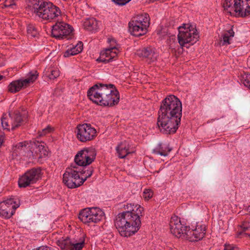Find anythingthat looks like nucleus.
Here are the masks:
<instances>
[{"instance_id":"obj_12","label":"nucleus","mask_w":250,"mask_h":250,"mask_svg":"<svg viewBox=\"0 0 250 250\" xmlns=\"http://www.w3.org/2000/svg\"><path fill=\"white\" fill-rule=\"evenodd\" d=\"M96 153L93 149L84 148L80 151L75 157L76 164L85 167L91 164L95 159Z\"/></svg>"},{"instance_id":"obj_26","label":"nucleus","mask_w":250,"mask_h":250,"mask_svg":"<svg viewBox=\"0 0 250 250\" xmlns=\"http://www.w3.org/2000/svg\"><path fill=\"white\" fill-rule=\"evenodd\" d=\"M11 117V113L6 117L3 116L1 118V124L3 129L10 131L14 130L13 121Z\"/></svg>"},{"instance_id":"obj_2","label":"nucleus","mask_w":250,"mask_h":250,"mask_svg":"<svg viewBox=\"0 0 250 250\" xmlns=\"http://www.w3.org/2000/svg\"><path fill=\"white\" fill-rule=\"evenodd\" d=\"M87 96L93 103L102 106H113L120 101L119 92L112 84H95L88 90Z\"/></svg>"},{"instance_id":"obj_40","label":"nucleus","mask_w":250,"mask_h":250,"mask_svg":"<svg viewBox=\"0 0 250 250\" xmlns=\"http://www.w3.org/2000/svg\"><path fill=\"white\" fill-rule=\"evenodd\" d=\"M224 250H238V248L230 244H225Z\"/></svg>"},{"instance_id":"obj_24","label":"nucleus","mask_w":250,"mask_h":250,"mask_svg":"<svg viewBox=\"0 0 250 250\" xmlns=\"http://www.w3.org/2000/svg\"><path fill=\"white\" fill-rule=\"evenodd\" d=\"M32 147L36 148L35 152L39 154V158H42L43 157L47 156L48 151L43 145V143L39 142V141H34L32 145Z\"/></svg>"},{"instance_id":"obj_32","label":"nucleus","mask_w":250,"mask_h":250,"mask_svg":"<svg viewBox=\"0 0 250 250\" xmlns=\"http://www.w3.org/2000/svg\"><path fill=\"white\" fill-rule=\"evenodd\" d=\"M44 73L50 80H54L60 75V71L57 68H48L44 70Z\"/></svg>"},{"instance_id":"obj_5","label":"nucleus","mask_w":250,"mask_h":250,"mask_svg":"<svg viewBox=\"0 0 250 250\" xmlns=\"http://www.w3.org/2000/svg\"><path fill=\"white\" fill-rule=\"evenodd\" d=\"M149 16L147 13L140 14L133 17L128 23L131 34L136 37L145 34L149 26Z\"/></svg>"},{"instance_id":"obj_41","label":"nucleus","mask_w":250,"mask_h":250,"mask_svg":"<svg viewBox=\"0 0 250 250\" xmlns=\"http://www.w3.org/2000/svg\"><path fill=\"white\" fill-rule=\"evenodd\" d=\"M15 4V0H6L5 1V6L9 7Z\"/></svg>"},{"instance_id":"obj_38","label":"nucleus","mask_w":250,"mask_h":250,"mask_svg":"<svg viewBox=\"0 0 250 250\" xmlns=\"http://www.w3.org/2000/svg\"><path fill=\"white\" fill-rule=\"evenodd\" d=\"M153 193L151 190H145L144 192V198L145 199L148 200L152 197Z\"/></svg>"},{"instance_id":"obj_43","label":"nucleus","mask_w":250,"mask_h":250,"mask_svg":"<svg viewBox=\"0 0 250 250\" xmlns=\"http://www.w3.org/2000/svg\"><path fill=\"white\" fill-rule=\"evenodd\" d=\"M4 138V133L2 132H0V146L2 145Z\"/></svg>"},{"instance_id":"obj_23","label":"nucleus","mask_w":250,"mask_h":250,"mask_svg":"<svg viewBox=\"0 0 250 250\" xmlns=\"http://www.w3.org/2000/svg\"><path fill=\"white\" fill-rule=\"evenodd\" d=\"M129 148V145L127 142H121L116 147L118 157L121 159L125 158L128 154L130 153Z\"/></svg>"},{"instance_id":"obj_11","label":"nucleus","mask_w":250,"mask_h":250,"mask_svg":"<svg viewBox=\"0 0 250 250\" xmlns=\"http://www.w3.org/2000/svg\"><path fill=\"white\" fill-rule=\"evenodd\" d=\"M77 138L81 142H86L94 139L97 131L94 127L89 124L78 125L76 127Z\"/></svg>"},{"instance_id":"obj_42","label":"nucleus","mask_w":250,"mask_h":250,"mask_svg":"<svg viewBox=\"0 0 250 250\" xmlns=\"http://www.w3.org/2000/svg\"><path fill=\"white\" fill-rule=\"evenodd\" d=\"M108 42L110 43V47H113V46H115L116 47V42L115 40L111 39H108Z\"/></svg>"},{"instance_id":"obj_19","label":"nucleus","mask_w":250,"mask_h":250,"mask_svg":"<svg viewBox=\"0 0 250 250\" xmlns=\"http://www.w3.org/2000/svg\"><path fill=\"white\" fill-rule=\"evenodd\" d=\"M137 54L140 57L143 58L148 63L154 62L158 57V53L156 49L151 46H147L138 50Z\"/></svg>"},{"instance_id":"obj_3","label":"nucleus","mask_w":250,"mask_h":250,"mask_svg":"<svg viewBox=\"0 0 250 250\" xmlns=\"http://www.w3.org/2000/svg\"><path fill=\"white\" fill-rule=\"evenodd\" d=\"M34 12L42 20L51 21L61 15V10L51 2L34 0L31 2Z\"/></svg>"},{"instance_id":"obj_20","label":"nucleus","mask_w":250,"mask_h":250,"mask_svg":"<svg viewBox=\"0 0 250 250\" xmlns=\"http://www.w3.org/2000/svg\"><path fill=\"white\" fill-rule=\"evenodd\" d=\"M84 241L77 242L71 240L69 238L59 240L58 245L62 250H81L84 246Z\"/></svg>"},{"instance_id":"obj_39","label":"nucleus","mask_w":250,"mask_h":250,"mask_svg":"<svg viewBox=\"0 0 250 250\" xmlns=\"http://www.w3.org/2000/svg\"><path fill=\"white\" fill-rule=\"evenodd\" d=\"M131 0H112L115 4L119 5H124L129 2Z\"/></svg>"},{"instance_id":"obj_9","label":"nucleus","mask_w":250,"mask_h":250,"mask_svg":"<svg viewBox=\"0 0 250 250\" xmlns=\"http://www.w3.org/2000/svg\"><path fill=\"white\" fill-rule=\"evenodd\" d=\"M104 214V212L99 208H86L80 212L79 218L84 224L96 223L102 220Z\"/></svg>"},{"instance_id":"obj_8","label":"nucleus","mask_w":250,"mask_h":250,"mask_svg":"<svg viewBox=\"0 0 250 250\" xmlns=\"http://www.w3.org/2000/svg\"><path fill=\"white\" fill-rule=\"evenodd\" d=\"M63 182L70 188H74L80 187L83 183L81 180L78 168L75 166L71 165L66 168L63 175Z\"/></svg>"},{"instance_id":"obj_46","label":"nucleus","mask_w":250,"mask_h":250,"mask_svg":"<svg viewBox=\"0 0 250 250\" xmlns=\"http://www.w3.org/2000/svg\"><path fill=\"white\" fill-rule=\"evenodd\" d=\"M247 237H249V238L250 239V234H248Z\"/></svg>"},{"instance_id":"obj_29","label":"nucleus","mask_w":250,"mask_h":250,"mask_svg":"<svg viewBox=\"0 0 250 250\" xmlns=\"http://www.w3.org/2000/svg\"><path fill=\"white\" fill-rule=\"evenodd\" d=\"M239 227L241 229L237 231L236 234V237L247 238L248 233H246L245 231L250 228V223L248 221H244Z\"/></svg>"},{"instance_id":"obj_17","label":"nucleus","mask_w":250,"mask_h":250,"mask_svg":"<svg viewBox=\"0 0 250 250\" xmlns=\"http://www.w3.org/2000/svg\"><path fill=\"white\" fill-rule=\"evenodd\" d=\"M16 205L13 199H9L0 203V216L4 218H10L15 213L16 209L19 207Z\"/></svg>"},{"instance_id":"obj_18","label":"nucleus","mask_w":250,"mask_h":250,"mask_svg":"<svg viewBox=\"0 0 250 250\" xmlns=\"http://www.w3.org/2000/svg\"><path fill=\"white\" fill-rule=\"evenodd\" d=\"M206 226L197 224L194 229H188L185 239L191 242H196L202 239L206 234Z\"/></svg>"},{"instance_id":"obj_25","label":"nucleus","mask_w":250,"mask_h":250,"mask_svg":"<svg viewBox=\"0 0 250 250\" xmlns=\"http://www.w3.org/2000/svg\"><path fill=\"white\" fill-rule=\"evenodd\" d=\"M171 150L167 145L159 144L153 150V152L156 154H159L161 156H166Z\"/></svg>"},{"instance_id":"obj_15","label":"nucleus","mask_w":250,"mask_h":250,"mask_svg":"<svg viewBox=\"0 0 250 250\" xmlns=\"http://www.w3.org/2000/svg\"><path fill=\"white\" fill-rule=\"evenodd\" d=\"M38 76V73L37 71L30 72L27 78L11 82L8 85V91L11 93L18 92L22 87H26L29 83L34 82L37 79Z\"/></svg>"},{"instance_id":"obj_27","label":"nucleus","mask_w":250,"mask_h":250,"mask_svg":"<svg viewBox=\"0 0 250 250\" xmlns=\"http://www.w3.org/2000/svg\"><path fill=\"white\" fill-rule=\"evenodd\" d=\"M83 26L89 31L96 30L99 27L97 21L93 18L86 19L83 22Z\"/></svg>"},{"instance_id":"obj_31","label":"nucleus","mask_w":250,"mask_h":250,"mask_svg":"<svg viewBox=\"0 0 250 250\" xmlns=\"http://www.w3.org/2000/svg\"><path fill=\"white\" fill-rule=\"evenodd\" d=\"M11 117L13 121L14 130L21 126L23 121L21 113L19 111L11 113Z\"/></svg>"},{"instance_id":"obj_35","label":"nucleus","mask_w":250,"mask_h":250,"mask_svg":"<svg viewBox=\"0 0 250 250\" xmlns=\"http://www.w3.org/2000/svg\"><path fill=\"white\" fill-rule=\"evenodd\" d=\"M241 82L250 89V74L245 73L241 75Z\"/></svg>"},{"instance_id":"obj_16","label":"nucleus","mask_w":250,"mask_h":250,"mask_svg":"<svg viewBox=\"0 0 250 250\" xmlns=\"http://www.w3.org/2000/svg\"><path fill=\"white\" fill-rule=\"evenodd\" d=\"M249 0H225L223 3L224 10L230 14L237 15L239 12H242L243 6H246Z\"/></svg>"},{"instance_id":"obj_22","label":"nucleus","mask_w":250,"mask_h":250,"mask_svg":"<svg viewBox=\"0 0 250 250\" xmlns=\"http://www.w3.org/2000/svg\"><path fill=\"white\" fill-rule=\"evenodd\" d=\"M229 28L225 30L222 35L219 41L220 46H227L230 43V40L233 37L234 32L233 30V26L229 25Z\"/></svg>"},{"instance_id":"obj_44","label":"nucleus","mask_w":250,"mask_h":250,"mask_svg":"<svg viewBox=\"0 0 250 250\" xmlns=\"http://www.w3.org/2000/svg\"><path fill=\"white\" fill-rule=\"evenodd\" d=\"M247 211L250 212V206L247 208Z\"/></svg>"},{"instance_id":"obj_21","label":"nucleus","mask_w":250,"mask_h":250,"mask_svg":"<svg viewBox=\"0 0 250 250\" xmlns=\"http://www.w3.org/2000/svg\"><path fill=\"white\" fill-rule=\"evenodd\" d=\"M119 50L115 46L110 47L102 51L97 61L107 63L110 62L117 56Z\"/></svg>"},{"instance_id":"obj_10","label":"nucleus","mask_w":250,"mask_h":250,"mask_svg":"<svg viewBox=\"0 0 250 250\" xmlns=\"http://www.w3.org/2000/svg\"><path fill=\"white\" fill-rule=\"evenodd\" d=\"M73 29L69 24L58 21L52 26L51 35L57 39H69L73 35Z\"/></svg>"},{"instance_id":"obj_37","label":"nucleus","mask_w":250,"mask_h":250,"mask_svg":"<svg viewBox=\"0 0 250 250\" xmlns=\"http://www.w3.org/2000/svg\"><path fill=\"white\" fill-rule=\"evenodd\" d=\"M53 130V128L50 125H48L45 128L42 129L41 131H39L38 133L40 136H43L46 134L50 133Z\"/></svg>"},{"instance_id":"obj_7","label":"nucleus","mask_w":250,"mask_h":250,"mask_svg":"<svg viewBox=\"0 0 250 250\" xmlns=\"http://www.w3.org/2000/svg\"><path fill=\"white\" fill-rule=\"evenodd\" d=\"M181 119L158 114L157 125L160 131L166 134L174 133L180 124Z\"/></svg>"},{"instance_id":"obj_13","label":"nucleus","mask_w":250,"mask_h":250,"mask_svg":"<svg viewBox=\"0 0 250 250\" xmlns=\"http://www.w3.org/2000/svg\"><path fill=\"white\" fill-rule=\"evenodd\" d=\"M41 170L40 168H32L26 172L19 179L18 184L20 188H26L37 182L41 178Z\"/></svg>"},{"instance_id":"obj_4","label":"nucleus","mask_w":250,"mask_h":250,"mask_svg":"<svg viewBox=\"0 0 250 250\" xmlns=\"http://www.w3.org/2000/svg\"><path fill=\"white\" fill-rule=\"evenodd\" d=\"M182 111V103L175 96H167L162 102L158 114L181 119Z\"/></svg>"},{"instance_id":"obj_30","label":"nucleus","mask_w":250,"mask_h":250,"mask_svg":"<svg viewBox=\"0 0 250 250\" xmlns=\"http://www.w3.org/2000/svg\"><path fill=\"white\" fill-rule=\"evenodd\" d=\"M27 149L25 142H20L14 146L12 148L13 154L16 156L23 154Z\"/></svg>"},{"instance_id":"obj_33","label":"nucleus","mask_w":250,"mask_h":250,"mask_svg":"<svg viewBox=\"0 0 250 250\" xmlns=\"http://www.w3.org/2000/svg\"><path fill=\"white\" fill-rule=\"evenodd\" d=\"M78 170H79V174L80 175L81 180H83V183L88 177L92 175L93 171L92 168L88 169H85V168H83L81 170L80 169H78Z\"/></svg>"},{"instance_id":"obj_6","label":"nucleus","mask_w":250,"mask_h":250,"mask_svg":"<svg viewBox=\"0 0 250 250\" xmlns=\"http://www.w3.org/2000/svg\"><path fill=\"white\" fill-rule=\"evenodd\" d=\"M178 42L181 47L186 44L193 45L198 41L199 36L197 29L188 24H183L178 27Z\"/></svg>"},{"instance_id":"obj_28","label":"nucleus","mask_w":250,"mask_h":250,"mask_svg":"<svg viewBox=\"0 0 250 250\" xmlns=\"http://www.w3.org/2000/svg\"><path fill=\"white\" fill-rule=\"evenodd\" d=\"M83 49V44L82 42H79L78 43L72 48L66 51L63 55L64 57H68L70 56L76 55L82 51Z\"/></svg>"},{"instance_id":"obj_36","label":"nucleus","mask_w":250,"mask_h":250,"mask_svg":"<svg viewBox=\"0 0 250 250\" xmlns=\"http://www.w3.org/2000/svg\"><path fill=\"white\" fill-rule=\"evenodd\" d=\"M27 32L29 36L35 37L37 36L38 32L36 27L32 24H29L27 27Z\"/></svg>"},{"instance_id":"obj_45","label":"nucleus","mask_w":250,"mask_h":250,"mask_svg":"<svg viewBox=\"0 0 250 250\" xmlns=\"http://www.w3.org/2000/svg\"><path fill=\"white\" fill-rule=\"evenodd\" d=\"M4 78L3 76L0 75V81L1 80Z\"/></svg>"},{"instance_id":"obj_34","label":"nucleus","mask_w":250,"mask_h":250,"mask_svg":"<svg viewBox=\"0 0 250 250\" xmlns=\"http://www.w3.org/2000/svg\"><path fill=\"white\" fill-rule=\"evenodd\" d=\"M243 6L242 8V12H239L237 16L241 17H245L250 15V0L248 1L247 4Z\"/></svg>"},{"instance_id":"obj_14","label":"nucleus","mask_w":250,"mask_h":250,"mask_svg":"<svg viewBox=\"0 0 250 250\" xmlns=\"http://www.w3.org/2000/svg\"><path fill=\"white\" fill-rule=\"evenodd\" d=\"M169 229L171 234L177 238H185L188 227L182 223L180 218L172 216L169 222Z\"/></svg>"},{"instance_id":"obj_1","label":"nucleus","mask_w":250,"mask_h":250,"mask_svg":"<svg viewBox=\"0 0 250 250\" xmlns=\"http://www.w3.org/2000/svg\"><path fill=\"white\" fill-rule=\"evenodd\" d=\"M124 208L126 210L118 215L115 226L122 236L127 237L139 229L143 208L138 204H127L124 205Z\"/></svg>"}]
</instances>
